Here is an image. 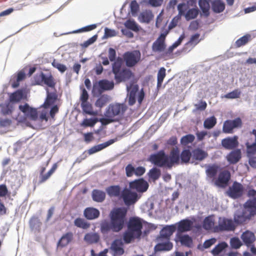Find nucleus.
Returning <instances> with one entry per match:
<instances>
[{
  "label": "nucleus",
  "mask_w": 256,
  "mask_h": 256,
  "mask_svg": "<svg viewBox=\"0 0 256 256\" xmlns=\"http://www.w3.org/2000/svg\"><path fill=\"white\" fill-rule=\"evenodd\" d=\"M148 160L157 166L170 169L174 165L180 164L179 148L176 146L173 148L169 155L166 154L164 150H160L157 153L150 154Z\"/></svg>",
  "instance_id": "obj_1"
},
{
  "label": "nucleus",
  "mask_w": 256,
  "mask_h": 256,
  "mask_svg": "<svg viewBox=\"0 0 256 256\" xmlns=\"http://www.w3.org/2000/svg\"><path fill=\"white\" fill-rule=\"evenodd\" d=\"M127 230L124 232L123 239L126 244L130 243L134 239H140L142 234V222L138 217L130 218L127 226Z\"/></svg>",
  "instance_id": "obj_2"
},
{
  "label": "nucleus",
  "mask_w": 256,
  "mask_h": 256,
  "mask_svg": "<svg viewBox=\"0 0 256 256\" xmlns=\"http://www.w3.org/2000/svg\"><path fill=\"white\" fill-rule=\"evenodd\" d=\"M122 60L120 58H117L112 65V72L116 84L129 80L134 76L133 73L129 68H122Z\"/></svg>",
  "instance_id": "obj_3"
},
{
  "label": "nucleus",
  "mask_w": 256,
  "mask_h": 256,
  "mask_svg": "<svg viewBox=\"0 0 256 256\" xmlns=\"http://www.w3.org/2000/svg\"><path fill=\"white\" fill-rule=\"evenodd\" d=\"M127 210L124 208L114 209L110 214V222L114 232L120 231L126 222Z\"/></svg>",
  "instance_id": "obj_4"
},
{
  "label": "nucleus",
  "mask_w": 256,
  "mask_h": 256,
  "mask_svg": "<svg viewBox=\"0 0 256 256\" xmlns=\"http://www.w3.org/2000/svg\"><path fill=\"white\" fill-rule=\"evenodd\" d=\"M128 106L124 103H114L110 104L106 108L104 116L113 118L116 122L122 120L124 117V114L128 110Z\"/></svg>",
  "instance_id": "obj_5"
},
{
  "label": "nucleus",
  "mask_w": 256,
  "mask_h": 256,
  "mask_svg": "<svg viewBox=\"0 0 256 256\" xmlns=\"http://www.w3.org/2000/svg\"><path fill=\"white\" fill-rule=\"evenodd\" d=\"M247 196L250 198L246 202L244 206L246 210L249 212L248 218H250L256 214V190L252 188L250 189Z\"/></svg>",
  "instance_id": "obj_6"
},
{
  "label": "nucleus",
  "mask_w": 256,
  "mask_h": 256,
  "mask_svg": "<svg viewBox=\"0 0 256 256\" xmlns=\"http://www.w3.org/2000/svg\"><path fill=\"white\" fill-rule=\"evenodd\" d=\"M132 190L130 188H124L122 192L121 198L127 206L134 204L141 196L136 192H132Z\"/></svg>",
  "instance_id": "obj_7"
},
{
  "label": "nucleus",
  "mask_w": 256,
  "mask_h": 256,
  "mask_svg": "<svg viewBox=\"0 0 256 256\" xmlns=\"http://www.w3.org/2000/svg\"><path fill=\"white\" fill-rule=\"evenodd\" d=\"M141 54L139 50L126 52L123 54V59L128 67L135 66L140 60Z\"/></svg>",
  "instance_id": "obj_8"
},
{
  "label": "nucleus",
  "mask_w": 256,
  "mask_h": 256,
  "mask_svg": "<svg viewBox=\"0 0 256 256\" xmlns=\"http://www.w3.org/2000/svg\"><path fill=\"white\" fill-rule=\"evenodd\" d=\"M244 192V187L240 182H234L227 191L228 195L231 198L236 199L241 197Z\"/></svg>",
  "instance_id": "obj_9"
},
{
  "label": "nucleus",
  "mask_w": 256,
  "mask_h": 256,
  "mask_svg": "<svg viewBox=\"0 0 256 256\" xmlns=\"http://www.w3.org/2000/svg\"><path fill=\"white\" fill-rule=\"evenodd\" d=\"M149 186L148 182L144 178L135 180L129 183V188L136 190L138 192L143 193L147 190Z\"/></svg>",
  "instance_id": "obj_10"
},
{
  "label": "nucleus",
  "mask_w": 256,
  "mask_h": 256,
  "mask_svg": "<svg viewBox=\"0 0 256 256\" xmlns=\"http://www.w3.org/2000/svg\"><path fill=\"white\" fill-rule=\"evenodd\" d=\"M242 126V121L240 118L234 120H226L223 125L222 131L226 134H231L234 128H240Z\"/></svg>",
  "instance_id": "obj_11"
},
{
  "label": "nucleus",
  "mask_w": 256,
  "mask_h": 256,
  "mask_svg": "<svg viewBox=\"0 0 256 256\" xmlns=\"http://www.w3.org/2000/svg\"><path fill=\"white\" fill-rule=\"evenodd\" d=\"M214 229L216 232L232 231L235 229V226L232 220L223 218L220 220L218 226Z\"/></svg>",
  "instance_id": "obj_12"
},
{
  "label": "nucleus",
  "mask_w": 256,
  "mask_h": 256,
  "mask_svg": "<svg viewBox=\"0 0 256 256\" xmlns=\"http://www.w3.org/2000/svg\"><path fill=\"white\" fill-rule=\"evenodd\" d=\"M19 110L24 115L32 120H36L38 118V112L36 108L30 107L27 103L20 104L18 106Z\"/></svg>",
  "instance_id": "obj_13"
},
{
  "label": "nucleus",
  "mask_w": 256,
  "mask_h": 256,
  "mask_svg": "<svg viewBox=\"0 0 256 256\" xmlns=\"http://www.w3.org/2000/svg\"><path fill=\"white\" fill-rule=\"evenodd\" d=\"M114 142L115 140H114L111 139L102 144L94 146L90 148L88 151L84 152L82 154V156L83 159H84L87 157V154H86V152L89 155H91L93 154L100 151L101 150L106 148V147L114 143Z\"/></svg>",
  "instance_id": "obj_14"
},
{
  "label": "nucleus",
  "mask_w": 256,
  "mask_h": 256,
  "mask_svg": "<svg viewBox=\"0 0 256 256\" xmlns=\"http://www.w3.org/2000/svg\"><path fill=\"white\" fill-rule=\"evenodd\" d=\"M239 144L238 136L227 137L222 140V146L226 150H235Z\"/></svg>",
  "instance_id": "obj_15"
},
{
  "label": "nucleus",
  "mask_w": 256,
  "mask_h": 256,
  "mask_svg": "<svg viewBox=\"0 0 256 256\" xmlns=\"http://www.w3.org/2000/svg\"><path fill=\"white\" fill-rule=\"evenodd\" d=\"M176 227L174 225L166 226H164L160 232V236L158 238V240L162 242L163 240H169L170 236L176 231Z\"/></svg>",
  "instance_id": "obj_16"
},
{
  "label": "nucleus",
  "mask_w": 256,
  "mask_h": 256,
  "mask_svg": "<svg viewBox=\"0 0 256 256\" xmlns=\"http://www.w3.org/2000/svg\"><path fill=\"white\" fill-rule=\"evenodd\" d=\"M230 173L228 170H222L218 174V179L215 182L216 184L220 187L227 185L230 179Z\"/></svg>",
  "instance_id": "obj_17"
},
{
  "label": "nucleus",
  "mask_w": 256,
  "mask_h": 256,
  "mask_svg": "<svg viewBox=\"0 0 256 256\" xmlns=\"http://www.w3.org/2000/svg\"><path fill=\"white\" fill-rule=\"evenodd\" d=\"M242 158V152L240 149L236 148L231 151L226 156L227 161L230 164H236Z\"/></svg>",
  "instance_id": "obj_18"
},
{
  "label": "nucleus",
  "mask_w": 256,
  "mask_h": 256,
  "mask_svg": "<svg viewBox=\"0 0 256 256\" xmlns=\"http://www.w3.org/2000/svg\"><path fill=\"white\" fill-rule=\"evenodd\" d=\"M165 35L161 34L158 38L153 43L152 50L154 52H162L166 48L164 44Z\"/></svg>",
  "instance_id": "obj_19"
},
{
  "label": "nucleus",
  "mask_w": 256,
  "mask_h": 256,
  "mask_svg": "<svg viewBox=\"0 0 256 256\" xmlns=\"http://www.w3.org/2000/svg\"><path fill=\"white\" fill-rule=\"evenodd\" d=\"M193 225V222L190 220L185 219L180 220L178 224V234L190 231Z\"/></svg>",
  "instance_id": "obj_20"
},
{
  "label": "nucleus",
  "mask_w": 256,
  "mask_h": 256,
  "mask_svg": "<svg viewBox=\"0 0 256 256\" xmlns=\"http://www.w3.org/2000/svg\"><path fill=\"white\" fill-rule=\"evenodd\" d=\"M241 238L244 244L249 247L252 246L255 242L256 236L252 232L246 230L242 234Z\"/></svg>",
  "instance_id": "obj_21"
},
{
  "label": "nucleus",
  "mask_w": 256,
  "mask_h": 256,
  "mask_svg": "<svg viewBox=\"0 0 256 256\" xmlns=\"http://www.w3.org/2000/svg\"><path fill=\"white\" fill-rule=\"evenodd\" d=\"M58 168L57 164H54L52 166L50 170L46 174H44L46 168L42 167L40 172V175L39 177V184H42L47 180L50 176L54 173Z\"/></svg>",
  "instance_id": "obj_22"
},
{
  "label": "nucleus",
  "mask_w": 256,
  "mask_h": 256,
  "mask_svg": "<svg viewBox=\"0 0 256 256\" xmlns=\"http://www.w3.org/2000/svg\"><path fill=\"white\" fill-rule=\"evenodd\" d=\"M120 240H115L112 244L110 250L112 251L114 256H120L124 254V250Z\"/></svg>",
  "instance_id": "obj_23"
},
{
  "label": "nucleus",
  "mask_w": 256,
  "mask_h": 256,
  "mask_svg": "<svg viewBox=\"0 0 256 256\" xmlns=\"http://www.w3.org/2000/svg\"><path fill=\"white\" fill-rule=\"evenodd\" d=\"M100 212L98 209L92 207L86 208L84 212V217L88 220L96 219L100 216Z\"/></svg>",
  "instance_id": "obj_24"
},
{
  "label": "nucleus",
  "mask_w": 256,
  "mask_h": 256,
  "mask_svg": "<svg viewBox=\"0 0 256 256\" xmlns=\"http://www.w3.org/2000/svg\"><path fill=\"white\" fill-rule=\"evenodd\" d=\"M138 86L137 85H131L130 86H127V90L129 92L128 102L130 106L134 105L136 102V94L138 91Z\"/></svg>",
  "instance_id": "obj_25"
},
{
  "label": "nucleus",
  "mask_w": 256,
  "mask_h": 256,
  "mask_svg": "<svg viewBox=\"0 0 256 256\" xmlns=\"http://www.w3.org/2000/svg\"><path fill=\"white\" fill-rule=\"evenodd\" d=\"M208 156V153L200 148H195L192 151V160L202 161Z\"/></svg>",
  "instance_id": "obj_26"
},
{
  "label": "nucleus",
  "mask_w": 256,
  "mask_h": 256,
  "mask_svg": "<svg viewBox=\"0 0 256 256\" xmlns=\"http://www.w3.org/2000/svg\"><path fill=\"white\" fill-rule=\"evenodd\" d=\"M106 191L110 197H118L121 196L122 189L120 186H110L106 188Z\"/></svg>",
  "instance_id": "obj_27"
},
{
  "label": "nucleus",
  "mask_w": 256,
  "mask_h": 256,
  "mask_svg": "<svg viewBox=\"0 0 256 256\" xmlns=\"http://www.w3.org/2000/svg\"><path fill=\"white\" fill-rule=\"evenodd\" d=\"M74 234L72 232H68L64 234L58 242V246L64 247L68 244L73 240Z\"/></svg>",
  "instance_id": "obj_28"
},
{
  "label": "nucleus",
  "mask_w": 256,
  "mask_h": 256,
  "mask_svg": "<svg viewBox=\"0 0 256 256\" xmlns=\"http://www.w3.org/2000/svg\"><path fill=\"white\" fill-rule=\"evenodd\" d=\"M176 238L177 240L183 246L190 247L192 244V240L188 235L177 234Z\"/></svg>",
  "instance_id": "obj_29"
},
{
  "label": "nucleus",
  "mask_w": 256,
  "mask_h": 256,
  "mask_svg": "<svg viewBox=\"0 0 256 256\" xmlns=\"http://www.w3.org/2000/svg\"><path fill=\"white\" fill-rule=\"evenodd\" d=\"M58 98V96L55 92H50L47 90V96L46 100L42 104L44 108H48L50 106L53 104Z\"/></svg>",
  "instance_id": "obj_30"
},
{
  "label": "nucleus",
  "mask_w": 256,
  "mask_h": 256,
  "mask_svg": "<svg viewBox=\"0 0 256 256\" xmlns=\"http://www.w3.org/2000/svg\"><path fill=\"white\" fill-rule=\"evenodd\" d=\"M173 244L169 240L156 244L154 246L155 251H168L172 248Z\"/></svg>",
  "instance_id": "obj_31"
},
{
  "label": "nucleus",
  "mask_w": 256,
  "mask_h": 256,
  "mask_svg": "<svg viewBox=\"0 0 256 256\" xmlns=\"http://www.w3.org/2000/svg\"><path fill=\"white\" fill-rule=\"evenodd\" d=\"M81 107L84 114L93 116L97 115V112L93 110L92 104L88 102H82Z\"/></svg>",
  "instance_id": "obj_32"
},
{
  "label": "nucleus",
  "mask_w": 256,
  "mask_h": 256,
  "mask_svg": "<svg viewBox=\"0 0 256 256\" xmlns=\"http://www.w3.org/2000/svg\"><path fill=\"white\" fill-rule=\"evenodd\" d=\"M99 240V235L96 232L87 233L84 236V240L88 244L96 243Z\"/></svg>",
  "instance_id": "obj_33"
},
{
  "label": "nucleus",
  "mask_w": 256,
  "mask_h": 256,
  "mask_svg": "<svg viewBox=\"0 0 256 256\" xmlns=\"http://www.w3.org/2000/svg\"><path fill=\"white\" fill-rule=\"evenodd\" d=\"M212 10L216 13L222 12L225 8V4L220 0H214L212 3Z\"/></svg>",
  "instance_id": "obj_34"
},
{
  "label": "nucleus",
  "mask_w": 256,
  "mask_h": 256,
  "mask_svg": "<svg viewBox=\"0 0 256 256\" xmlns=\"http://www.w3.org/2000/svg\"><path fill=\"white\" fill-rule=\"evenodd\" d=\"M199 6L202 10V14L205 16L208 17L210 15V4L206 0H199Z\"/></svg>",
  "instance_id": "obj_35"
},
{
  "label": "nucleus",
  "mask_w": 256,
  "mask_h": 256,
  "mask_svg": "<svg viewBox=\"0 0 256 256\" xmlns=\"http://www.w3.org/2000/svg\"><path fill=\"white\" fill-rule=\"evenodd\" d=\"M192 156V152H191L189 150H183L180 154V163H188Z\"/></svg>",
  "instance_id": "obj_36"
},
{
  "label": "nucleus",
  "mask_w": 256,
  "mask_h": 256,
  "mask_svg": "<svg viewBox=\"0 0 256 256\" xmlns=\"http://www.w3.org/2000/svg\"><path fill=\"white\" fill-rule=\"evenodd\" d=\"M92 197L94 201L96 202H102L105 199L106 194L102 190H94L92 192Z\"/></svg>",
  "instance_id": "obj_37"
},
{
  "label": "nucleus",
  "mask_w": 256,
  "mask_h": 256,
  "mask_svg": "<svg viewBox=\"0 0 256 256\" xmlns=\"http://www.w3.org/2000/svg\"><path fill=\"white\" fill-rule=\"evenodd\" d=\"M98 86L103 90H111L114 88V82L107 80H102L98 82Z\"/></svg>",
  "instance_id": "obj_38"
},
{
  "label": "nucleus",
  "mask_w": 256,
  "mask_h": 256,
  "mask_svg": "<svg viewBox=\"0 0 256 256\" xmlns=\"http://www.w3.org/2000/svg\"><path fill=\"white\" fill-rule=\"evenodd\" d=\"M245 146L246 148V154L248 157L256 154V142H254L251 144L249 141H247L245 143Z\"/></svg>",
  "instance_id": "obj_39"
},
{
  "label": "nucleus",
  "mask_w": 256,
  "mask_h": 256,
  "mask_svg": "<svg viewBox=\"0 0 256 256\" xmlns=\"http://www.w3.org/2000/svg\"><path fill=\"white\" fill-rule=\"evenodd\" d=\"M154 16L150 11H145L141 12L138 19L140 22L148 23L152 19Z\"/></svg>",
  "instance_id": "obj_40"
},
{
  "label": "nucleus",
  "mask_w": 256,
  "mask_h": 256,
  "mask_svg": "<svg viewBox=\"0 0 256 256\" xmlns=\"http://www.w3.org/2000/svg\"><path fill=\"white\" fill-rule=\"evenodd\" d=\"M219 168L220 166L216 164L209 166L206 170L207 176L210 178H214L216 175Z\"/></svg>",
  "instance_id": "obj_41"
},
{
  "label": "nucleus",
  "mask_w": 256,
  "mask_h": 256,
  "mask_svg": "<svg viewBox=\"0 0 256 256\" xmlns=\"http://www.w3.org/2000/svg\"><path fill=\"white\" fill-rule=\"evenodd\" d=\"M74 224L78 228L84 230L88 229L90 226V224L82 218H78L74 220Z\"/></svg>",
  "instance_id": "obj_42"
},
{
  "label": "nucleus",
  "mask_w": 256,
  "mask_h": 256,
  "mask_svg": "<svg viewBox=\"0 0 256 256\" xmlns=\"http://www.w3.org/2000/svg\"><path fill=\"white\" fill-rule=\"evenodd\" d=\"M199 13L198 8H192L188 10L184 15L185 18L187 20L194 19L197 17Z\"/></svg>",
  "instance_id": "obj_43"
},
{
  "label": "nucleus",
  "mask_w": 256,
  "mask_h": 256,
  "mask_svg": "<svg viewBox=\"0 0 256 256\" xmlns=\"http://www.w3.org/2000/svg\"><path fill=\"white\" fill-rule=\"evenodd\" d=\"M166 68L164 67L160 68L158 70L157 78V87H161L164 79L166 76Z\"/></svg>",
  "instance_id": "obj_44"
},
{
  "label": "nucleus",
  "mask_w": 256,
  "mask_h": 256,
  "mask_svg": "<svg viewBox=\"0 0 256 256\" xmlns=\"http://www.w3.org/2000/svg\"><path fill=\"white\" fill-rule=\"evenodd\" d=\"M98 122V120L96 118H84L80 124V126L84 128L93 127Z\"/></svg>",
  "instance_id": "obj_45"
},
{
  "label": "nucleus",
  "mask_w": 256,
  "mask_h": 256,
  "mask_svg": "<svg viewBox=\"0 0 256 256\" xmlns=\"http://www.w3.org/2000/svg\"><path fill=\"white\" fill-rule=\"evenodd\" d=\"M23 98L22 92L20 90H17L12 93L10 96V100L11 102H19Z\"/></svg>",
  "instance_id": "obj_46"
},
{
  "label": "nucleus",
  "mask_w": 256,
  "mask_h": 256,
  "mask_svg": "<svg viewBox=\"0 0 256 256\" xmlns=\"http://www.w3.org/2000/svg\"><path fill=\"white\" fill-rule=\"evenodd\" d=\"M26 78V74L23 70L18 72L16 80L12 82V86L14 88H18L20 85V82Z\"/></svg>",
  "instance_id": "obj_47"
},
{
  "label": "nucleus",
  "mask_w": 256,
  "mask_h": 256,
  "mask_svg": "<svg viewBox=\"0 0 256 256\" xmlns=\"http://www.w3.org/2000/svg\"><path fill=\"white\" fill-rule=\"evenodd\" d=\"M216 124V118L214 116L208 118L205 120L204 126L206 128H212Z\"/></svg>",
  "instance_id": "obj_48"
},
{
  "label": "nucleus",
  "mask_w": 256,
  "mask_h": 256,
  "mask_svg": "<svg viewBox=\"0 0 256 256\" xmlns=\"http://www.w3.org/2000/svg\"><path fill=\"white\" fill-rule=\"evenodd\" d=\"M188 2L186 3H181L178 6V16H181L185 15L189 8Z\"/></svg>",
  "instance_id": "obj_49"
},
{
  "label": "nucleus",
  "mask_w": 256,
  "mask_h": 256,
  "mask_svg": "<svg viewBox=\"0 0 256 256\" xmlns=\"http://www.w3.org/2000/svg\"><path fill=\"white\" fill-rule=\"evenodd\" d=\"M250 38V34H246L238 38L235 43L236 48H240L246 44Z\"/></svg>",
  "instance_id": "obj_50"
},
{
  "label": "nucleus",
  "mask_w": 256,
  "mask_h": 256,
  "mask_svg": "<svg viewBox=\"0 0 256 256\" xmlns=\"http://www.w3.org/2000/svg\"><path fill=\"white\" fill-rule=\"evenodd\" d=\"M149 176L154 180H157L161 175L160 169L156 168H153L148 172Z\"/></svg>",
  "instance_id": "obj_51"
},
{
  "label": "nucleus",
  "mask_w": 256,
  "mask_h": 256,
  "mask_svg": "<svg viewBox=\"0 0 256 256\" xmlns=\"http://www.w3.org/2000/svg\"><path fill=\"white\" fill-rule=\"evenodd\" d=\"M43 84H44L50 88H54L55 86L56 82H54L53 76L51 74L47 76L44 74Z\"/></svg>",
  "instance_id": "obj_52"
},
{
  "label": "nucleus",
  "mask_w": 256,
  "mask_h": 256,
  "mask_svg": "<svg viewBox=\"0 0 256 256\" xmlns=\"http://www.w3.org/2000/svg\"><path fill=\"white\" fill-rule=\"evenodd\" d=\"M228 246V244L225 242H221L216 245L212 250V252L214 255H218L225 248Z\"/></svg>",
  "instance_id": "obj_53"
},
{
  "label": "nucleus",
  "mask_w": 256,
  "mask_h": 256,
  "mask_svg": "<svg viewBox=\"0 0 256 256\" xmlns=\"http://www.w3.org/2000/svg\"><path fill=\"white\" fill-rule=\"evenodd\" d=\"M214 226V221L210 216L206 218L204 220L203 228L206 230H211Z\"/></svg>",
  "instance_id": "obj_54"
},
{
  "label": "nucleus",
  "mask_w": 256,
  "mask_h": 256,
  "mask_svg": "<svg viewBox=\"0 0 256 256\" xmlns=\"http://www.w3.org/2000/svg\"><path fill=\"white\" fill-rule=\"evenodd\" d=\"M200 34H196L192 36L190 40L186 43V45H190L192 48L195 46L200 41Z\"/></svg>",
  "instance_id": "obj_55"
},
{
  "label": "nucleus",
  "mask_w": 256,
  "mask_h": 256,
  "mask_svg": "<svg viewBox=\"0 0 256 256\" xmlns=\"http://www.w3.org/2000/svg\"><path fill=\"white\" fill-rule=\"evenodd\" d=\"M195 137L194 135L189 134L182 136L180 140L182 144L186 146L188 144L192 142L194 140Z\"/></svg>",
  "instance_id": "obj_56"
},
{
  "label": "nucleus",
  "mask_w": 256,
  "mask_h": 256,
  "mask_svg": "<svg viewBox=\"0 0 256 256\" xmlns=\"http://www.w3.org/2000/svg\"><path fill=\"white\" fill-rule=\"evenodd\" d=\"M108 102V98L106 96H100L96 102L95 106L96 107L102 108L106 105Z\"/></svg>",
  "instance_id": "obj_57"
},
{
  "label": "nucleus",
  "mask_w": 256,
  "mask_h": 256,
  "mask_svg": "<svg viewBox=\"0 0 256 256\" xmlns=\"http://www.w3.org/2000/svg\"><path fill=\"white\" fill-rule=\"evenodd\" d=\"M124 24L126 28L134 32H138L139 30L138 26L134 20H128L126 21Z\"/></svg>",
  "instance_id": "obj_58"
},
{
  "label": "nucleus",
  "mask_w": 256,
  "mask_h": 256,
  "mask_svg": "<svg viewBox=\"0 0 256 256\" xmlns=\"http://www.w3.org/2000/svg\"><path fill=\"white\" fill-rule=\"evenodd\" d=\"M240 94L241 92L238 89H236L226 94L223 97L228 99L236 98H240Z\"/></svg>",
  "instance_id": "obj_59"
},
{
  "label": "nucleus",
  "mask_w": 256,
  "mask_h": 256,
  "mask_svg": "<svg viewBox=\"0 0 256 256\" xmlns=\"http://www.w3.org/2000/svg\"><path fill=\"white\" fill-rule=\"evenodd\" d=\"M230 244L232 248L237 249L242 245V242L238 238H232L230 239Z\"/></svg>",
  "instance_id": "obj_60"
},
{
  "label": "nucleus",
  "mask_w": 256,
  "mask_h": 256,
  "mask_svg": "<svg viewBox=\"0 0 256 256\" xmlns=\"http://www.w3.org/2000/svg\"><path fill=\"white\" fill-rule=\"evenodd\" d=\"M44 78V73L41 72L39 74H36L34 76V84L37 85H43V80Z\"/></svg>",
  "instance_id": "obj_61"
},
{
  "label": "nucleus",
  "mask_w": 256,
  "mask_h": 256,
  "mask_svg": "<svg viewBox=\"0 0 256 256\" xmlns=\"http://www.w3.org/2000/svg\"><path fill=\"white\" fill-rule=\"evenodd\" d=\"M110 230H112L114 232V228H112V222H110V223L108 222H104L102 224L101 226V230L102 232L106 233L108 232Z\"/></svg>",
  "instance_id": "obj_62"
},
{
  "label": "nucleus",
  "mask_w": 256,
  "mask_h": 256,
  "mask_svg": "<svg viewBox=\"0 0 256 256\" xmlns=\"http://www.w3.org/2000/svg\"><path fill=\"white\" fill-rule=\"evenodd\" d=\"M125 170H126V176L128 177H131L134 174V173H135V168L130 164H128L126 166V167L125 168Z\"/></svg>",
  "instance_id": "obj_63"
},
{
  "label": "nucleus",
  "mask_w": 256,
  "mask_h": 256,
  "mask_svg": "<svg viewBox=\"0 0 256 256\" xmlns=\"http://www.w3.org/2000/svg\"><path fill=\"white\" fill-rule=\"evenodd\" d=\"M116 35V32L114 30L108 28H104V38H108L114 36Z\"/></svg>",
  "instance_id": "obj_64"
}]
</instances>
